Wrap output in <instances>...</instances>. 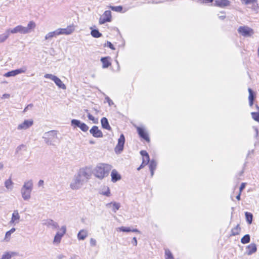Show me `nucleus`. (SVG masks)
Returning <instances> with one entry per match:
<instances>
[{
	"instance_id": "8fccbe9b",
	"label": "nucleus",
	"mask_w": 259,
	"mask_h": 259,
	"mask_svg": "<svg viewBox=\"0 0 259 259\" xmlns=\"http://www.w3.org/2000/svg\"><path fill=\"white\" fill-rule=\"evenodd\" d=\"M241 1L246 5L250 4L252 2H257V0H241Z\"/></svg>"
},
{
	"instance_id": "9b49d317",
	"label": "nucleus",
	"mask_w": 259,
	"mask_h": 259,
	"mask_svg": "<svg viewBox=\"0 0 259 259\" xmlns=\"http://www.w3.org/2000/svg\"><path fill=\"white\" fill-rule=\"evenodd\" d=\"M66 228L65 226H62L60 229V232H58L56 234L54 242V243H60L62 237L64 236V235L66 233Z\"/></svg>"
},
{
	"instance_id": "58836bf2",
	"label": "nucleus",
	"mask_w": 259,
	"mask_h": 259,
	"mask_svg": "<svg viewBox=\"0 0 259 259\" xmlns=\"http://www.w3.org/2000/svg\"><path fill=\"white\" fill-rule=\"evenodd\" d=\"M140 154L143 156V158L146 159V162H145V164H148L150 159L148 153L145 150H141L140 151Z\"/></svg>"
},
{
	"instance_id": "a18cd8bd",
	"label": "nucleus",
	"mask_w": 259,
	"mask_h": 259,
	"mask_svg": "<svg viewBox=\"0 0 259 259\" xmlns=\"http://www.w3.org/2000/svg\"><path fill=\"white\" fill-rule=\"evenodd\" d=\"M111 9L112 11L117 12H120L122 10V7L121 6H112V7H111Z\"/></svg>"
},
{
	"instance_id": "cd10ccee",
	"label": "nucleus",
	"mask_w": 259,
	"mask_h": 259,
	"mask_svg": "<svg viewBox=\"0 0 259 259\" xmlns=\"http://www.w3.org/2000/svg\"><path fill=\"white\" fill-rule=\"evenodd\" d=\"M60 34H59V32L57 29L54 31L50 32L48 34H47L45 36V39H50L54 37H56L57 36H58Z\"/></svg>"
},
{
	"instance_id": "49530a36",
	"label": "nucleus",
	"mask_w": 259,
	"mask_h": 259,
	"mask_svg": "<svg viewBox=\"0 0 259 259\" xmlns=\"http://www.w3.org/2000/svg\"><path fill=\"white\" fill-rule=\"evenodd\" d=\"M56 77V76L53 75L52 74H46L44 75L45 78L50 79L52 80L53 81L54 80Z\"/></svg>"
},
{
	"instance_id": "393cba45",
	"label": "nucleus",
	"mask_w": 259,
	"mask_h": 259,
	"mask_svg": "<svg viewBox=\"0 0 259 259\" xmlns=\"http://www.w3.org/2000/svg\"><path fill=\"white\" fill-rule=\"evenodd\" d=\"M109 57H102L101 59V61L102 63V67L103 68H107L111 65V62L109 61Z\"/></svg>"
},
{
	"instance_id": "0e129e2a",
	"label": "nucleus",
	"mask_w": 259,
	"mask_h": 259,
	"mask_svg": "<svg viewBox=\"0 0 259 259\" xmlns=\"http://www.w3.org/2000/svg\"><path fill=\"white\" fill-rule=\"evenodd\" d=\"M241 193L240 192L239 193V194L236 196V198L238 200H240V196H241Z\"/></svg>"
},
{
	"instance_id": "79ce46f5",
	"label": "nucleus",
	"mask_w": 259,
	"mask_h": 259,
	"mask_svg": "<svg viewBox=\"0 0 259 259\" xmlns=\"http://www.w3.org/2000/svg\"><path fill=\"white\" fill-rule=\"evenodd\" d=\"M14 254L13 252H6L2 256L0 259H11L12 255Z\"/></svg>"
},
{
	"instance_id": "09e8293b",
	"label": "nucleus",
	"mask_w": 259,
	"mask_h": 259,
	"mask_svg": "<svg viewBox=\"0 0 259 259\" xmlns=\"http://www.w3.org/2000/svg\"><path fill=\"white\" fill-rule=\"evenodd\" d=\"M145 162H146V159H145L144 158H143L142 163L140 165V166L137 168V170H140L141 169L143 168L145 165H146L147 164H145Z\"/></svg>"
},
{
	"instance_id": "a211bd4d",
	"label": "nucleus",
	"mask_w": 259,
	"mask_h": 259,
	"mask_svg": "<svg viewBox=\"0 0 259 259\" xmlns=\"http://www.w3.org/2000/svg\"><path fill=\"white\" fill-rule=\"evenodd\" d=\"M248 91L249 92V105L250 106H252L253 104V101L255 98L256 94L250 88H248Z\"/></svg>"
},
{
	"instance_id": "4468645a",
	"label": "nucleus",
	"mask_w": 259,
	"mask_h": 259,
	"mask_svg": "<svg viewBox=\"0 0 259 259\" xmlns=\"http://www.w3.org/2000/svg\"><path fill=\"white\" fill-rule=\"evenodd\" d=\"M231 2L229 0H215L212 5L220 8H224L230 5Z\"/></svg>"
},
{
	"instance_id": "052dcab7",
	"label": "nucleus",
	"mask_w": 259,
	"mask_h": 259,
	"mask_svg": "<svg viewBox=\"0 0 259 259\" xmlns=\"http://www.w3.org/2000/svg\"><path fill=\"white\" fill-rule=\"evenodd\" d=\"M253 129L254 130V131H255V137L256 138H257V136H258V129H257V128L256 127H255V126H254V127H253Z\"/></svg>"
},
{
	"instance_id": "c756f323",
	"label": "nucleus",
	"mask_w": 259,
	"mask_h": 259,
	"mask_svg": "<svg viewBox=\"0 0 259 259\" xmlns=\"http://www.w3.org/2000/svg\"><path fill=\"white\" fill-rule=\"evenodd\" d=\"M54 81L59 88L62 89H66V85L62 82V81L61 80V79L57 76L56 77Z\"/></svg>"
},
{
	"instance_id": "c85d7f7f",
	"label": "nucleus",
	"mask_w": 259,
	"mask_h": 259,
	"mask_svg": "<svg viewBox=\"0 0 259 259\" xmlns=\"http://www.w3.org/2000/svg\"><path fill=\"white\" fill-rule=\"evenodd\" d=\"M113 205L112 210L113 212H116L117 210H118L120 207V204L119 203H117L116 202L108 203L106 204V206L108 207H111V205Z\"/></svg>"
},
{
	"instance_id": "c9c22d12",
	"label": "nucleus",
	"mask_w": 259,
	"mask_h": 259,
	"mask_svg": "<svg viewBox=\"0 0 259 259\" xmlns=\"http://www.w3.org/2000/svg\"><path fill=\"white\" fill-rule=\"evenodd\" d=\"M26 70H27V67L25 66L22 67L20 68L13 70V71L14 72V74L15 76L19 74L24 73L26 71Z\"/></svg>"
},
{
	"instance_id": "a19ab883",
	"label": "nucleus",
	"mask_w": 259,
	"mask_h": 259,
	"mask_svg": "<svg viewBox=\"0 0 259 259\" xmlns=\"http://www.w3.org/2000/svg\"><path fill=\"white\" fill-rule=\"evenodd\" d=\"M165 259H174L172 253L168 249H165Z\"/></svg>"
},
{
	"instance_id": "0eeeda50",
	"label": "nucleus",
	"mask_w": 259,
	"mask_h": 259,
	"mask_svg": "<svg viewBox=\"0 0 259 259\" xmlns=\"http://www.w3.org/2000/svg\"><path fill=\"white\" fill-rule=\"evenodd\" d=\"M77 175H78L84 181L87 182L91 176V170L88 168H81L78 171Z\"/></svg>"
},
{
	"instance_id": "4d7b16f0",
	"label": "nucleus",
	"mask_w": 259,
	"mask_h": 259,
	"mask_svg": "<svg viewBox=\"0 0 259 259\" xmlns=\"http://www.w3.org/2000/svg\"><path fill=\"white\" fill-rule=\"evenodd\" d=\"M88 117L89 120H92L94 123H96L95 117L90 113L88 114Z\"/></svg>"
},
{
	"instance_id": "f704fd0d",
	"label": "nucleus",
	"mask_w": 259,
	"mask_h": 259,
	"mask_svg": "<svg viewBox=\"0 0 259 259\" xmlns=\"http://www.w3.org/2000/svg\"><path fill=\"white\" fill-rule=\"evenodd\" d=\"M26 70H27V67L25 66L22 67L20 68L13 70V71L14 72V74L15 76L19 74L24 73L26 71Z\"/></svg>"
},
{
	"instance_id": "9d476101",
	"label": "nucleus",
	"mask_w": 259,
	"mask_h": 259,
	"mask_svg": "<svg viewBox=\"0 0 259 259\" xmlns=\"http://www.w3.org/2000/svg\"><path fill=\"white\" fill-rule=\"evenodd\" d=\"M137 130L138 135L142 139L145 140L146 142H150L148 134L144 127L138 126Z\"/></svg>"
},
{
	"instance_id": "aec40b11",
	"label": "nucleus",
	"mask_w": 259,
	"mask_h": 259,
	"mask_svg": "<svg viewBox=\"0 0 259 259\" xmlns=\"http://www.w3.org/2000/svg\"><path fill=\"white\" fill-rule=\"evenodd\" d=\"M44 224L48 227H51L53 229L59 228L58 223L51 219L46 220V222Z\"/></svg>"
},
{
	"instance_id": "6ab92c4d",
	"label": "nucleus",
	"mask_w": 259,
	"mask_h": 259,
	"mask_svg": "<svg viewBox=\"0 0 259 259\" xmlns=\"http://www.w3.org/2000/svg\"><path fill=\"white\" fill-rule=\"evenodd\" d=\"M101 123L102 128L108 131L111 130V127L109 123L108 120L106 117H103L101 119Z\"/></svg>"
},
{
	"instance_id": "3c124183",
	"label": "nucleus",
	"mask_w": 259,
	"mask_h": 259,
	"mask_svg": "<svg viewBox=\"0 0 259 259\" xmlns=\"http://www.w3.org/2000/svg\"><path fill=\"white\" fill-rule=\"evenodd\" d=\"M105 100L108 103L109 105L110 106H112L114 104L113 102L110 99V98L108 96H106L105 97Z\"/></svg>"
},
{
	"instance_id": "2eb2a0df",
	"label": "nucleus",
	"mask_w": 259,
	"mask_h": 259,
	"mask_svg": "<svg viewBox=\"0 0 259 259\" xmlns=\"http://www.w3.org/2000/svg\"><path fill=\"white\" fill-rule=\"evenodd\" d=\"M33 124V121L32 120H25L23 123L18 125L17 129L26 130L30 127Z\"/></svg>"
},
{
	"instance_id": "e433bc0d",
	"label": "nucleus",
	"mask_w": 259,
	"mask_h": 259,
	"mask_svg": "<svg viewBox=\"0 0 259 259\" xmlns=\"http://www.w3.org/2000/svg\"><path fill=\"white\" fill-rule=\"evenodd\" d=\"M245 216L246 222L249 224H251L252 222V218H253L252 214L249 212H245Z\"/></svg>"
},
{
	"instance_id": "473e14b6",
	"label": "nucleus",
	"mask_w": 259,
	"mask_h": 259,
	"mask_svg": "<svg viewBox=\"0 0 259 259\" xmlns=\"http://www.w3.org/2000/svg\"><path fill=\"white\" fill-rule=\"evenodd\" d=\"M16 231V229L15 228H12L9 231H7L6 233L5 237L4 238V240L6 241H9L11 238V235L12 233H13Z\"/></svg>"
},
{
	"instance_id": "bf43d9fd",
	"label": "nucleus",
	"mask_w": 259,
	"mask_h": 259,
	"mask_svg": "<svg viewBox=\"0 0 259 259\" xmlns=\"http://www.w3.org/2000/svg\"><path fill=\"white\" fill-rule=\"evenodd\" d=\"M132 243H133V244L134 246H137V240L136 237H134L133 238V240H132Z\"/></svg>"
},
{
	"instance_id": "20e7f679",
	"label": "nucleus",
	"mask_w": 259,
	"mask_h": 259,
	"mask_svg": "<svg viewBox=\"0 0 259 259\" xmlns=\"http://www.w3.org/2000/svg\"><path fill=\"white\" fill-rule=\"evenodd\" d=\"M84 183L85 181L77 175L74 176L70 187L72 190H77L80 189Z\"/></svg>"
},
{
	"instance_id": "774afa93",
	"label": "nucleus",
	"mask_w": 259,
	"mask_h": 259,
	"mask_svg": "<svg viewBox=\"0 0 259 259\" xmlns=\"http://www.w3.org/2000/svg\"><path fill=\"white\" fill-rule=\"evenodd\" d=\"M115 62H116V63L117 64V67H118V70H119V63H118V61L116 60H115Z\"/></svg>"
},
{
	"instance_id": "603ef678",
	"label": "nucleus",
	"mask_w": 259,
	"mask_h": 259,
	"mask_svg": "<svg viewBox=\"0 0 259 259\" xmlns=\"http://www.w3.org/2000/svg\"><path fill=\"white\" fill-rule=\"evenodd\" d=\"M198 2L201 4H208L212 3L213 0H198Z\"/></svg>"
},
{
	"instance_id": "ea45409f",
	"label": "nucleus",
	"mask_w": 259,
	"mask_h": 259,
	"mask_svg": "<svg viewBox=\"0 0 259 259\" xmlns=\"http://www.w3.org/2000/svg\"><path fill=\"white\" fill-rule=\"evenodd\" d=\"M240 231V228L239 225H237L235 227L233 228L231 230V235L235 236L238 235Z\"/></svg>"
},
{
	"instance_id": "f8f14e48",
	"label": "nucleus",
	"mask_w": 259,
	"mask_h": 259,
	"mask_svg": "<svg viewBox=\"0 0 259 259\" xmlns=\"http://www.w3.org/2000/svg\"><path fill=\"white\" fill-rule=\"evenodd\" d=\"M90 133L95 138H102L103 137L102 131L99 129L98 126L94 125L90 130Z\"/></svg>"
},
{
	"instance_id": "f03ea898",
	"label": "nucleus",
	"mask_w": 259,
	"mask_h": 259,
	"mask_svg": "<svg viewBox=\"0 0 259 259\" xmlns=\"http://www.w3.org/2000/svg\"><path fill=\"white\" fill-rule=\"evenodd\" d=\"M35 23L31 21L28 23L27 27L18 25L13 29H8V30L11 33L27 34L30 33L35 27Z\"/></svg>"
},
{
	"instance_id": "e2e57ef3",
	"label": "nucleus",
	"mask_w": 259,
	"mask_h": 259,
	"mask_svg": "<svg viewBox=\"0 0 259 259\" xmlns=\"http://www.w3.org/2000/svg\"><path fill=\"white\" fill-rule=\"evenodd\" d=\"M44 184V181L42 180H40L39 181H38V186H42Z\"/></svg>"
},
{
	"instance_id": "a878e982",
	"label": "nucleus",
	"mask_w": 259,
	"mask_h": 259,
	"mask_svg": "<svg viewBox=\"0 0 259 259\" xmlns=\"http://www.w3.org/2000/svg\"><path fill=\"white\" fill-rule=\"evenodd\" d=\"M32 188H33V182L31 180H30L26 181L24 183L21 189L32 191Z\"/></svg>"
},
{
	"instance_id": "ddd939ff",
	"label": "nucleus",
	"mask_w": 259,
	"mask_h": 259,
	"mask_svg": "<svg viewBox=\"0 0 259 259\" xmlns=\"http://www.w3.org/2000/svg\"><path fill=\"white\" fill-rule=\"evenodd\" d=\"M58 30L60 35H69L74 31V27L73 25H69L65 28H58Z\"/></svg>"
},
{
	"instance_id": "c03bdc74",
	"label": "nucleus",
	"mask_w": 259,
	"mask_h": 259,
	"mask_svg": "<svg viewBox=\"0 0 259 259\" xmlns=\"http://www.w3.org/2000/svg\"><path fill=\"white\" fill-rule=\"evenodd\" d=\"M251 4H252V6L251 7V9L254 11H256V12H258L259 9V6L257 2H252Z\"/></svg>"
},
{
	"instance_id": "6e6d98bb",
	"label": "nucleus",
	"mask_w": 259,
	"mask_h": 259,
	"mask_svg": "<svg viewBox=\"0 0 259 259\" xmlns=\"http://www.w3.org/2000/svg\"><path fill=\"white\" fill-rule=\"evenodd\" d=\"M96 240L94 238H91L90 239V245L92 246H95L96 245Z\"/></svg>"
},
{
	"instance_id": "6e6552de",
	"label": "nucleus",
	"mask_w": 259,
	"mask_h": 259,
	"mask_svg": "<svg viewBox=\"0 0 259 259\" xmlns=\"http://www.w3.org/2000/svg\"><path fill=\"white\" fill-rule=\"evenodd\" d=\"M238 31L242 35L245 37L250 36L253 33L252 29L247 26H240L238 29Z\"/></svg>"
},
{
	"instance_id": "37998d69",
	"label": "nucleus",
	"mask_w": 259,
	"mask_h": 259,
	"mask_svg": "<svg viewBox=\"0 0 259 259\" xmlns=\"http://www.w3.org/2000/svg\"><path fill=\"white\" fill-rule=\"evenodd\" d=\"M252 118L259 123V113L258 112H252L251 113Z\"/></svg>"
},
{
	"instance_id": "5fc2aeb1",
	"label": "nucleus",
	"mask_w": 259,
	"mask_h": 259,
	"mask_svg": "<svg viewBox=\"0 0 259 259\" xmlns=\"http://www.w3.org/2000/svg\"><path fill=\"white\" fill-rule=\"evenodd\" d=\"M107 47H109L112 50H114L115 49L113 44L109 41H107Z\"/></svg>"
},
{
	"instance_id": "f257e3e1",
	"label": "nucleus",
	"mask_w": 259,
	"mask_h": 259,
	"mask_svg": "<svg viewBox=\"0 0 259 259\" xmlns=\"http://www.w3.org/2000/svg\"><path fill=\"white\" fill-rule=\"evenodd\" d=\"M111 168V165L109 164L100 163L94 169V174L97 178L102 179L108 176Z\"/></svg>"
},
{
	"instance_id": "4c0bfd02",
	"label": "nucleus",
	"mask_w": 259,
	"mask_h": 259,
	"mask_svg": "<svg viewBox=\"0 0 259 259\" xmlns=\"http://www.w3.org/2000/svg\"><path fill=\"white\" fill-rule=\"evenodd\" d=\"M250 236L249 234L245 235L241 239V242L244 244L249 243L250 242Z\"/></svg>"
},
{
	"instance_id": "de8ad7c7",
	"label": "nucleus",
	"mask_w": 259,
	"mask_h": 259,
	"mask_svg": "<svg viewBox=\"0 0 259 259\" xmlns=\"http://www.w3.org/2000/svg\"><path fill=\"white\" fill-rule=\"evenodd\" d=\"M4 76L5 77H11V76H15V74H14V72L13 70H12V71H9V72H7V73H6L4 75Z\"/></svg>"
},
{
	"instance_id": "7ed1b4c3",
	"label": "nucleus",
	"mask_w": 259,
	"mask_h": 259,
	"mask_svg": "<svg viewBox=\"0 0 259 259\" xmlns=\"http://www.w3.org/2000/svg\"><path fill=\"white\" fill-rule=\"evenodd\" d=\"M57 132L56 131H51L44 134L42 138L48 145H53L57 138Z\"/></svg>"
},
{
	"instance_id": "1a4fd4ad",
	"label": "nucleus",
	"mask_w": 259,
	"mask_h": 259,
	"mask_svg": "<svg viewBox=\"0 0 259 259\" xmlns=\"http://www.w3.org/2000/svg\"><path fill=\"white\" fill-rule=\"evenodd\" d=\"M111 21V12L109 10H107L104 12L103 15L100 18L99 23L100 24H103L106 22H110Z\"/></svg>"
},
{
	"instance_id": "2f4dec72",
	"label": "nucleus",
	"mask_w": 259,
	"mask_h": 259,
	"mask_svg": "<svg viewBox=\"0 0 259 259\" xmlns=\"http://www.w3.org/2000/svg\"><path fill=\"white\" fill-rule=\"evenodd\" d=\"M10 32L8 29L6 30L5 33L0 35V43L4 42L9 37Z\"/></svg>"
},
{
	"instance_id": "412c9836",
	"label": "nucleus",
	"mask_w": 259,
	"mask_h": 259,
	"mask_svg": "<svg viewBox=\"0 0 259 259\" xmlns=\"http://www.w3.org/2000/svg\"><path fill=\"white\" fill-rule=\"evenodd\" d=\"M149 167L151 172V177H153L154 175V171L155 170L157 166V162L154 159H152L151 160H149Z\"/></svg>"
},
{
	"instance_id": "bb28decb",
	"label": "nucleus",
	"mask_w": 259,
	"mask_h": 259,
	"mask_svg": "<svg viewBox=\"0 0 259 259\" xmlns=\"http://www.w3.org/2000/svg\"><path fill=\"white\" fill-rule=\"evenodd\" d=\"M32 191L28 190H21L22 198L25 200H28L30 198V194Z\"/></svg>"
},
{
	"instance_id": "39448f33",
	"label": "nucleus",
	"mask_w": 259,
	"mask_h": 259,
	"mask_svg": "<svg viewBox=\"0 0 259 259\" xmlns=\"http://www.w3.org/2000/svg\"><path fill=\"white\" fill-rule=\"evenodd\" d=\"M125 141V137L123 134H121L118 139L117 144L114 148L115 152L116 154H120L122 152L124 148Z\"/></svg>"
},
{
	"instance_id": "72a5a7b5",
	"label": "nucleus",
	"mask_w": 259,
	"mask_h": 259,
	"mask_svg": "<svg viewBox=\"0 0 259 259\" xmlns=\"http://www.w3.org/2000/svg\"><path fill=\"white\" fill-rule=\"evenodd\" d=\"M13 184L14 183L12 182L11 178L5 182V186L8 190H12L13 187Z\"/></svg>"
},
{
	"instance_id": "5701e85b",
	"label": "nucleus",
	"mask_w": 259,
	"mask_h": 259,
	"mask_svg": "<svg viewBox=\"0 0 259 259\" xmlns=\"http://www.w3.org/2000/svg\"><path fill=\"white\" fill-rule=\"evenodd\" d=\"M88 235V232L87 230L82 229L79 231L77 234V238L79 240H83Z\"/></svg>"
},
{
	"instance_id": "69168bd1",
	"label": "nucleus",
	"mask_w": 259,
	"mask_h": 259,
	"mask_svg": "<svg viewBox=\"0 0 259 259\" xmlns=\"http://www.w3.org/2000/svg\"><path fill=\"white\" fill-rule=\"evenodd\" d=\"M32 106V104H29V105H27V106L26 107V108H25L24 111H26L27 109H29V107H31Z\"/></svg>"
},
{
	"instance_id": "680f3d73",
	"label": "nucleus",
	"mask_w": 259,
	"mask_h": 259,
	"mask_svg": "<svg viewBox=\"0 0 259 259\" xmlns=\"http://www.w3.org/2000/svg\"><path fill=\"white\" fill-rule=\"evenodd\" d=\"M10 97V94H5L3 95V98H4V99H8V98H9Z\"/></svg>"
},
{
	"instance_id": "b1692460",
	"label": "nucleus",
	"mask_w": 259,
	"mask_h": 259,
	"mask_svg": "<svg viewBox=\"0 0 259 259\" xmlns=\"http://www.w3.org/2000/svg\"><path fill=\"white\" fill-rule=\"evenodd\" d=\"M118 230L119 231L123 232H136L138 233H140V231L137 229H132L130 227H120L118 228Z\"/></svg>"
},
{
	"instance_id": "f3484780",
	"label": "nucleus",
	"mask_w": 259,
	"mask_h": 259,
	"mask_svg": "<svg viewBox=\"0 0 259 259\" xmlns=\"http://www.w3.org/2000/svg\"><path fill=\"white\" fill-rule=\"evenodd\" d=\"M257 250L256 245L255 243H251L246 248V253L247 255H251L255 252Z\"/></svg>"
},
{
	"instance_id": "338daca9",
	"label": "nucleus",
	"mask_w": 259,
	"mask_h": 259,
	"mask_svg": "<svg viewBox=\"0 0 259 259\" xmlns=\"http://www.w3.org/2000/svg\"><path fill=\"white\" fill-rule=\"evenodd\" d=\"M226 18V16H219V18L221 20H224Z\"/></svg>"
},
{
	"instance_id": "dca6fc26",
	"label": "nucleus",
	"mask_w": 259,
	"mask_h": 259,
	"mask_svg": "<svg viewBox=\"0 0 259 259\" xmlns=\"http://www.w3.org/2000/svg\"><path fill=\"white\" fill-rule=\"evenodd\" d=\"M20 216L17 210H15L12 214L11 220L10 222L11 224H16L19 223Z\"/></svg>"
},
{
	"instance_id": "423d86ee",
	"label": "nucleus",
	"mask_w": 259,
	"mask_h": 259,
	"mask_svg": "<svg viewBox=\"0 0 259 259\" xmlns=\"http://www.w3.org/2000/svg\"><path fill=\"white\" fill-rule=\"evenodd\" d=\"M71 125L75 127H79L82 132H86L89 130V126L83 122H81L79 120L73 119L71 121Z\"/></svg>"
},
{
	"instance_id": "7c9ffc66",
	"label": "nucleus",
	"mask_w": 259,
	"mask_h": 259,
	"mask_svg": "<svg viewBox=\"0 0 259 259\" xmlns=\"http://www.w3.org/2000/svg\"><path fill=\"white\" fill-rule=\"evenodd\" d=\"M91 34L93 37L99 38L102 35V33L99 32L98 29H92V28H91Z\"/></svg>"
},
{
	"instance_id": "13d9d810",
	"label": "nucleus",
	"mask_w": 259,
	"mask_h": 259,
	"mask_svg": "<svg viewBox=\"0 0 259 259\" xmlns=\"http://www.w3.org/2000/svg\"><path fill=\"white\" fill-rule=\"evenodd\" d=\"M246 184L245 183H242L240 187H239V192L241 193V192L244 189L245 187Z\"/></svg>"
},
{
	"instance_id": "864d4df0",
	"label": "nucleus",
	"mask_w": 259,
	"mask_h": 259,
	"mask_svg": "<svg viewBox=\"0 0 259 259\" xmlns=\"http://www.w3.org/2000/svg\"><path fill=\"white\" fill-rule=\"evenodd\" d=\"M101 194L103 195H105V196H106L108 197L110 196V191L109 188L108 187L107 191H106L105 192H103Z\"/></svg>"
},
{
	"instance_id": "4be33fe9",
	"label": "nucleus",
	"mask_w": 259,
	"mask_h": 259,
	"mask_svg": "<svg viewBox=\"0 0 259 259\" xmlns=\"http://www.w3.org/2000/svg\"><path fill=\"white\" fill-rule=\"evenodd\" d=\"M111 181L116 182L121 179V176L115 169H113L111 174Z\"/></svg>"
}]
</instances>
